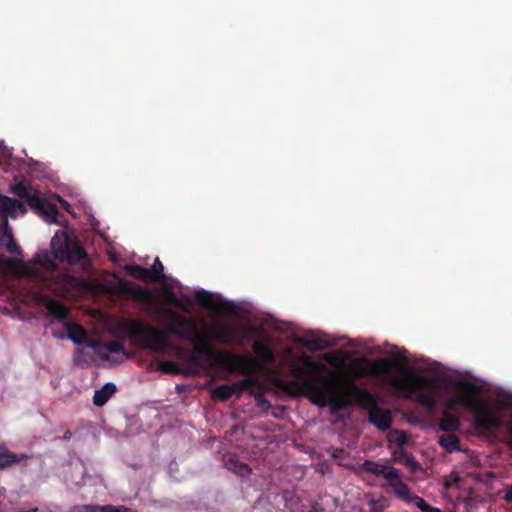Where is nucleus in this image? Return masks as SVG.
Returning a JSON list of instances; mask_svg holds the SVG:
<instances>
[{"label":"nucleus","mask_w":512,"mask_h":512,"mask_svg":"<svg viewBox=\"0 0 512 512\" xmlns=\"http://www.w3.org/2000/svg\"><path fill=\"white\" fill-rule=\"evenodd\" d=\"M154 312L166 324L167 330L158 329L141 320L131 321L127 328L131 336L138 338L136 340L143 348L159 354L176 350L177 347L169 339V335H175L181 339L193 341L195 353L206 356L211 367H223L239 373H248L254 368L253 357L216 350L194 322L171 308L158 307Z\"/></svg>","instance_id":"obj_1"},{"label":"nucleus","mask_w":512,"mask_h":512,"mask_svg":"<svg viewBox=\"0 0 512 512\" xmlns=\"http://www.w3.org/2000/svg\"><path fill=\"white\" fill-rule=\"evenodd\" d=\"M10 192L19 199L10 198L0 194V214L7 218L16 217L17 211L25 214L27 204L37 214L54 221L58 215V208L55 204L45 199L41 191L32 183L21 180L10 186ZM0 249H5L12 255H20L21 248L17 245L8 220L4 219L0 225Z\"/></svg>","instance_id":"obj_2"},{"label":"nucleus","mask_w":512,"mask_h":512,"mask_svg":"<svg viewBox=\"0 0 512 512\" xmlns=\"http://www.w3.org/2000/svg\"><path fill=\"white\" fill-rule=\"evenodd\" d=\"M318 383L313 380H307L302 384L298 382H284L285 386L302 388L306 392V397L319 407L330 406L332 412L345 411L353 405L351 395L347 394V385L344 394L337 393L339 376L335 372H330L327 376H320Z\"/></svg>","instance_id":"obj_3"},{"label":"nucleus","mask_w":512,"mask_h":512,"mask_svg":"<svg viewBox=\"0 0 512 512\" xmlns=\"http://www.w3.org/2000/svg\"><path fill=\"white\" fill-rule=\"evenodd\" d=\"M361 469L372 475L384 477L397 498L407 504H415L422 512H443L441 509L429 505L423 498L412 494L409 486L402 481L399 469L372 460H365Z\"/></svg>","instance_id":"obj_4"},{"label":"nucleus","mask_w":512,"mask_h":512,"mask_svg":"<svg viewBox=\"0 0 512 512\" xmlns=\"http://www.w3.org/2000/svg\"><path fill=\"white\" fill-rule=\"evenodd\" d=\"M461 387L466 389L470 395L462 397L449 398L446 402V407L453 410L457 405H463L470 408H476L474 415V425L481 431H494L502 426L501 419L484 408L473 396L478 391V387L471 382L461 383Z\"/></svg>","instance_id":"obj_5"},{"label":"nucleus","mask_w":512,"mask_h":512,"mask_svg":"<svg viewBox=\"0 0 512 512\" xmlns=\"http://www.w3.org/2000/svg\"><path fill=\"white\" fill-rule=\"evenodd\" d=\"M403 371L405 386L396 391L405 393L408 398H413L428 412H433L436 408L434 382L416 374L409 368H403Z\"/></svg>","instance_id":"obj_6"},{"label":"nucleus","mask_w":512,"mask_h":512,"mask_svg":"<svg viewBox=\"0 0 512 512\" xmlns=\"http://www.w3.org/2000/svg\"><path fill=\"white\" fill-rule=\"evenodd\" d=\"M300 361L301 365L296 362H292L290 365L295 380L277 379L275 381V385L277 388L293 396L304 395L306 397V392L302 388L288 387L284 385V382H298L299 384H302L307 380H313L321 383L319 378L320 376H325L324 372L327 371V367L320 362L313 361L308 356L301 357Z\"/></svg>","instance_id":"obj_7"},{"label":"nucleus","mask_w":512,"mask_h":512,"mask_svg":"<svg viewBox=\"0 0 512 512\" xmlns=\"http://www.w3.org/2000/svg\"><path fill=\"white\" fill-rule=\"evenodd\" d=\"M405 360L406 356L400 353L396 355L395 361L387 358L376 359L371 367V374L394 390L403 388L405 386L403 368H408L403 363Z\"/></svg>","instance_id":"obj_8"},{"label":"nucleus","mask_w":512,"mask_h":512,"mask_svg":"<svg viewBox=\"0 0 512 512\" xmlns=\"http://www.w3.org/2000/svg\"><path fill=\"white\" fill-rule=\"evenodd\" d=\"M51 249L54 258L69 264H77L88 259L87 253L78 242L71 241L68 237L58 239L55 236L51 241Z\"/></svg>","instance_id":"obj_9"},{"label":"nucleus","mask_w":512,"mask_h":512,"mask_svg":"<svg viewBox=\"0 0 512 512\" xmlns=\"http://www.w3.org/2000/svg\"><path fill=\"white\" fill-rule=\"evenodd\" d=\"M347 394L351 395L353 404L370 411L377 405V398L365 388H360L353 381L347 383Z\"/></svg>","instance_id":"obj_10"},{"label":"nucleus","mask_w":512,"mask_h":512,"mask_svg":"<svg viewBox=\"0 0 512 512\" xmlns=\"http://www.w3.org/2000/svg\"><path fill=\"white\" fill-rule=\"evenodd\" d=\"M119 293L130 297L131 299L139 302H150L153 298L149 289L141 287L138 284H129L127 282H120L118 285Z\"/></svg>","instance_id":"obj_11"},{"label":"nucleus","mask_w":512,"mask_h":512,"mask_svg":"<svg viewBox=\"0 0 512 512\" xmlns=\"http://www.w3.org/2000/svg\"><path fill=\"white\" fill-rule=\"evenodd\" d=\"M64 327L67 331L68 338L77 345L88 344L89 348L96 349L100 347V343L96 340H88L86 330L79 324L66 322Z\"/></svg>","instance_id":"obj_12"},{"label":"nucleus","mask_w":512,"mask_h":512,"mask_svg":"<svg viewBox=\"0 0 512 512\" xmlns=\"http://www.w3.org/2000/svg\"><path fill=\"white\" fill-rule=\"evenodd\" d=\"M33 458L32 455L22 453L15 454L9 451L5 445H0V469H7L15 464L26 466L28 461Z\"/></svg>","instance_id":"obj_13"},{"label":"nucleus","mask_w":512,"mask_h":512,"mask_svg":"<svg viewBox=\"0 0 512 512\" xmlns=\"http://www.w3.org/2000/svg\"><path fill=\"white\" fill-rule=\"evenodd\" d=\"M368 420L379 430L386 431L391 427L392 415L388 409L376 405L368 411Z\"/></svg>","instance_id":"obj_14"},{"label":"nucleus","mask_w":512,"mask_h":512,"mask_svg":"<svg viewBox=\"0 0 512 512\" xmlns=\"http://www.w3.org/2000/svg\"><path fill=\"white\" fill-rule=\"evenodd\" d=\"M254 368L248 373H241L246 377L241 379L231 386L234 388V394H241L244 391H247L251 395V390H254L256 387H260V382L256 376H253L252 373L258 368L259 363L256 358Z\"/></svg>","instance_id":"obj_15"},{"label":"nucleus","mask_w":512,"mask_h":512,"mask_svg":"<svg viewBox=\"0 0 512 512\" xmlns=\"http://www.w3.org/2000/svg\"><path fill=\"white\" fill-rule=\"evenodd\" d=\"M237 332L238 329L231 325L216 323L213 326L212 337L221 344H230L235 341Z\"/></svg>","instance_id":"obj_16"},{"label":"nucleus","mask_w":512,"mask_h":512,"mask_svg":"<svg viewBox=\"0 0 512 512\" xmlns=\"http://www.w3.org/2000/svg\"><path fill=\"white\" fill-rule=\"evenodd\" d=\"M310 350H323L336 345L334 340L327 339L324 335L313 332L307 333L304 339L299 341Z\"/></svg>","instance_id":"obj_17"},{"label":"nucleus","mask_w":512,"mask_h":512,"mask_svg":"<svg viewBox=\"0 0 512 512\" xmlns=\"http://www.w3.org/2000/svg\"><path fill=\"white\" fill-rule=\"evenodd\" d=\"M252 349L260 363L273 364L275 362V355L273 351L263 342L259 340L254 341Z\"/></svg>","instance_id":"obj_18"},{"label":"nucleus","mask_w":512,"mask_h":512,"mask_svg":"<svg viewBox=\"0 0 512 512\" xmlns=\"http://www.w3.org/2000/svg\"><path fill=\"white\" fill-rule=\"evenodd\" d=\"M126 272L133 278L144 282H153V272L148 268L138 264H130L125 266Z\"/></svg>","instance_id":"obj_19"},{"label":"nucleus","mask_w":512,"mask_h":512,"mask_svg":"<svg viewBox=\"0 0 512 512\" xmlns=\"http://www.w3.org/2000/svg\"><path fill=\"white\" fill-rule=\"evenodd\" d=\"M114 383H106L101 389L96 390L93 396L94 405L100 407L107 403L109 398L116 392Z\"/></svg>","instance_id":"obj_20"},{"label":"nucleus","mask_w":512,"mask_h":512,"mask_svg":"<svg viewBox=\"0 0 512 512\" xmlns=\"http://www.w3.org/2000/svg\"><path fill=\"white\" fill-rule=\"evenodd\" d=\"M45 307L48 314L58 320H65L69 315L66 306L57 300H48Z\"/></svg>","instance_id":"obj_21"},{"label":"nucleus","mask_w":512,"mask_h":512,"mask_svg":"<svg viewBox=\"0 0 512 512\" xmlns=\"http://www.w3.org/2000/svg\"><path fill=\"white\" fill-rule=\"evenodd\" d=\"M439 427L442 431L454 433L460 428V419L456 415L444 412Z\"/></svg>","instance_id":"obj_22"},{"label":"nucleus","mask_w":512,"mask_h":512,"mask_svg":"<svg viewBox=\"0 0 512 512\" xmlns=\"http://www.w3.org/2000/svg\"><path fill=\"white\" fill-rule=\"evenodd\" d=\"M439 445L448 453L460 451L459 437L454 433H448L439 437Z\"/></svg>","instance_id":"obj_23"},{"label":"nucleus","mask_w":512,"mask_h":512,"mask_svg":"<svg viewBox=\"0 0 512 512\" xmlns=\"http://www.w3.org/2000/svg\"><path fill=\"white\" fill-rule=\"evenodd\" d=\"M61 280H62L64 288L67 291L80 290V289H85L88 287V282L86 280L72 276V275L62 274Z\"/></svg>","instance_id":"obj_24"},{"label":"nucleus","mask_w":512,"mask_h":512,"mask_svg":"<svg viewBox=\"0 0 512 512\" xmlns=\"http://www.w3.org/2000/svg\"><path fill=\"white\" fill-rule=\"evenodd\" d=\"M86 468L82 462L71 465L68 479L76 486H81L85 482Z\"/></svg>","instance_id":"obj_25"},{"label":"nucleus","mask_w":512,"mask_h":512,"mask_svg":"<svg viewBox=\"0 0 512 512\" xmlns=\"http://www.w3.org/2000/svg\"><path fill=\"white\" fill-rule=\"evenodd\" d=\"M53 253L50 254L47 251H39L33 257V262L37 265H40L46 269L54 270L56 268V264L54 262Z\"/></svg>","instance_id":"obj_26"},{"label":"nucleus","mask_w":512,"mask_h":512,"mask_svg":"<svg viewBox=\"0 0 512 512\" xmlns=\"http://www.w3.org/2000/svg\"><path fill=\"white\" fill-rule=\"evenodd\" d=\"M266 389L260 383V387H256L251 390V396L254 398L256 406L264 411H268L271 408V403L265 397Z\"/></svg>","instance_id":"obj_27"},{"label":"nucleus","mask_w":512,"mask_h":512,"mask_svg":"<svg viewBox=\"0 0 512 512\" xmlns=\"http://www.w3.org/2000/svg\"><path fill=\"white\" fill-rule=\"evenodd\" d=\"M92 359V355L89 351V347H83L76 349L73 357V363L74 365L78 367H87L90 365Z\"/></svg>","instance_id":"obj_28"},{"label":"nucleus","mask_w":512,"mask_h":512,"mask_svg":"<svg viewBox=\"0 0 512 512\" xmlns=\"http://www.w3.org/2000/svg\"><path fill=\"white\" fill-rule=\"evenodd\" d=\"M232 395H234V388L228 384L219 385L212 391V398L220 401H226Z\"/></svg>","instance_id":"obj_29"},{"label":"nucleus","mask_w":512,"mask_h":512,"mask_svg":"<svg viewBox=\"0 0 512 512\" xmlns=\"http://www.w3.org/2000/svg\"><path fill=\"white\" fill-rule=\"evenodd\" d=\"M195 301L200 306L208 309L214 308V300L210 292L206 290H199L195 292Z\"/></svg>","instance_id":"obj_30"},{"label":"nucleus","mask_w":512,"mask_h":512,"mask_svg":"<svg viewBox=\"0 0 512 512\" xmlns=\"http://www.w3.org/2000/svg\"><path fill=\"white\" fill-rule=\"evenodd\" d=\"M229 469H232L236 474L240 476H246L251 473V469L247 464L244 463H238L234 459H229L228 463L226 464Z\"/></svg>","instance_id":"obj_31"},{"label":"nucleus","mask_w":512,"mask_h":512,"mask_svg":"<svg viewBox=\"0 0 512 512\" xmlns=\"http://www.w3.org/2000/svg\"><path fill=\"white\" fill-rule=\"evenodd\" d=\"M104 348L109 353L121 354L122 356H127V351H126L124 345L120 341H117V340L109 341L104 345Z\"/></svg>","instance_id":"obj_32"},{"label":"nucleus","mask_w":512,"mask_h":512,"mask_svg":"<svg viewBox=\"0 0 512 512\" xmlns=\"http://www.w3.org/2000/svg\"><path fill=\"white\" fill-rule=\"evenodd\" d=\"M153 272V282L165 280L163 264L157 257L150 269Z\"/></svg>","instance_id":"obj_33"},{"label":"nucleus","mask_w":512,"mask_h":512,"mask_svg":"<svg viewBox=\"0 0 512 512\" xmlns=\"http://www.w3.org/2000/svg\"><path fill=\"white\" fill-rule=\"evenodd\" d=\"M159 368L162 372L171 373V374H179L180 367L177 363L173 361H162L159 364Z\"/></svg>","instance_id":"obj_34"},{"label":"nucleus","mask_w":512,"mask_h":512,"mask_svg":"<svg viewBox=\"0 0 512 512\" xmlns=\"http://www.w3.org/2000/svg\"><path fill=\"white\" fill-rule=\"evenodd\" d=\"M372 512H382L388 507L387 500L385 498H380L377 500H372L370 502Z\"/></svg>","instance_id":"obj_35"},{"label":"nucleus","mask_w":512,"mask_h":512,"mask_svg":"<svg viewBox=\"0 0 512 512\" xmlns=\"http://www.w3.org/2000/svg\"><path fill=\"white\" fill-rule=\"evenodd\" d=\"M69 512H102L101 506L96 505H79L73 507Z\"/></svg>","instance_id":"obj_36"},{"label":"nucleus","mask_w":512,"mask_h":512,"mask_svg":"<svg viewBox=\"0 0 512 512\" xmlns=\"http://www.w3.org/2000/svg\"><path fill=\"white\" fill-rule=\"evenodd\" d=\"M102 512H134L131 508H128L126 506H114V505H104L101 506Z\"/></svg>","instance_id":"obj_37"},{"label":"nucleus","mask_w":512,"mask_h":512,"mask_svg":"<svg viewBox=\"0 0 512 512\" xmlns=\"http://www.w3.org/2000/svg\"><path fill=\"white\" fill-rule=\"evenodd\" d=\"M189 361H190L191 365L197 369L201 366V356L198 355L197 353L191 355L189 357Z\"/></svg>","instance_id":"obj_38"},{"label":"nucleus","mask_w":512,"mask_h":512,"mask_svg":"<svg viewBox=\"0 0 512 512\" xmlns=\"http://www.w3.org/2000/svg\"><path fill=\"white\" fill-rule=\"evenodd\" d=\"M21 273L25 276H33L34 269L30 266L22 265V271Z\"/></svg>","instance_id":"obj_39"},{"label":"nucleus","mask_w":512,"mask_h":512,"mask_svg":"<svg viewBox=\"0 0 512 512\" xmlns=\"http://www.w3.org/2000/svg\"><path fill=\"white\" fill-rule=\"evenodd\" d=\"M504 499L507 502H512V485L509 488H507L505 495H504Z\"/></svg>","instance_id":"obj_40"},{"label":"nucleus","mask_w":512,"mask_h":512,"mask_svg":"<svg viewBox=\"0 0 512 512\" xmlns=\"http://www.w3.org/2000/svg\"><path fill=\"white\" fill-rule=\"evenodd\" d=\"M407 442V437L405 434H402L399 438H398V444L400 446H403L405 443Z\"/></svg>","instance_id":"obj_41"},{"label":"nucleus","mask_w":512,"mask_h":512,"mask_svg":"<svg viewBox=\"0 0 512 512\" xmlns=\"http://www.w3.org/2000/svg\"><path fill=\"white\" fill-rule=\"evenodd\" d=\"M72 435L73 434H72V432L70 430H66L64 432L63 439L68 441V440H70L72 438Z\"/></svg>","instance_id":"obj_42"},{"label":"nucleus","mask_w":512,"mask_h":512,"mask_svg":"<svg viewBox=\"0 0 512 512\" xmlns=\"http://www.w3.org/2000/svg\"><path fill=\"white\" fill-rule=\"evenodd\" d=\"M408 463L411 465V466H417V462L412 458L411 460L408 461Z\"/></svg>","instance_id":"obj_43"},{"label":"nucleus","mask_w":512,"mask_h":512,"mask_svg":"<svg viewBox=\"0 0 512 512\" xmlns=\"http://www.w3.org/2000/svg\"><path fill=\"white\" fill-rule=\"evenodd\" d=\"M64 203H65V206H64V207H65V209H66L67 211H69V209H68V208L70 207V205H69L66 201H64Z\"/></svg>","instance_id":"obj_44"},{"label":"nucleus","mask_w":512,"mask_h":512,"mask_svg":"<svg viewBox=\"0 0 512 512\" xmlns=\"http://www.w3.org/2000/svg\"><path fill=\"white\" fill-rule=\"evenodd\" d=\"M171 301H172V302H175V301H176V297H175L173 294L171 295Z\"/></svg>","instance_id":"obj_45"}]
</instances>
